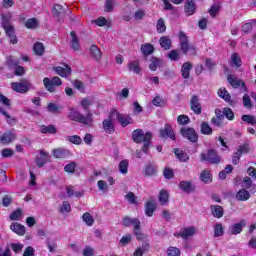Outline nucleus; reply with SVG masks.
Here are the masks:
<instances>
[{
  "mask_svg": "<svg viewBox=\"0 0 256 256\" xmlns=\"http://www.w3.org/2000/svg\"><path fill=\"white\" fill-rule=\"evenodd\" d=\"M40 133H48L50 135H55V133H57V128H55V125H42L40 127Z\"/></svg>",
  "mask_w": 256,
  "mask_h": 256,
  "instance_id": "40",
  "label": "nucleus"
},
{
  "mask_svg": "<svg viewBox=\"0 0 256 256\" xmlns=\"http://www.w3.org/2000/svg\"><path fill=\"white\" fill-rule=\"evenodd\" d=\"M184 11L187 17H191V15H195L197 11V4H195V0H186L184 4Z\"/></svg>",
  "mask_w": 256,
  "mask_h": 256,
  "instance_id": "14",
  "label": "nucleus"
},
{
  "mask_svg": "<svg viewBox=\"0 0 256 256\" xmlns=\"http://www.w3.org/2000/svg\"><path fill=\"white\" fill-rule=\"evenodd\" d=\"M249 151H250L249 143H244V144L240 145L239 148L237 149V152L240 155H247V153H249Z\"/></svg>",
  "mask_w": 256,
  "mask_h": 256,
  "instance_id": "61",
  "label": "nucleus"
},
{
  "mask_svg": "<svg viewBox=\"0 0 256 256\" xmlns=\"http://www.w3.org/2000/svg\"><path fill=\"white\" fill-rule=\"evenodd\" d=\"M53 71H55L57 75H60V77H67L68 75H71V67H69L68 65H65V67H54Z\"/></svg>",
  "mask_w": 256,
  "mask_h": 256,
  "instance_id": "24",
  "label": "nucleus"
},
{
  "mask_svg": "<svg viewBox=\"0 0 256 256\" xmlns=\"http://www.w3.org/2000/svg\"><path fill=\"white\" fill-rule=\"evenodd\" d=\"M11 19H13V14L11 12L1 14V26L5 31L13 29V25H11Z\"/></svg>",
  "mask_w": 256,
  "mask_h": 256,
  "instance_id": "11",
  "label": "nucleus"
},
{
  "mask_svg": "<svg viewBox=\"0 0 256 256\" xmlns=\"http://www.w3.org/2000/svg\"><path fill=\"white\" fill-rule=\"evenodd\" d=\"M0 113L4 115L8 125H11V127H13V125H17V119L9 115L3 108H0Z\"/></svg>",
  "mask_w": 256,
  "mask_h": 256,
  "instance_id": "39",
  "label": "nucleus"
},
{
  "mask_svg": "<svg viewBox=\"0 0 256 256\" xmlns=\"http://www.w3.org/2000/svg\"><path fill=\"white\" fill-rule=\"evenodd\" d=\"M25 27L27 29H38V27H39V20L37 18L27 19L26 22H25Z\"/></svg>",
  "mask_w": 256,
  "mask_h": 256,
  "instance_id": "36",
  "label": "nucleus"
},
{
  "mask_svg": "<svg viewBox=\"0 0 256 256\" xmlns=\"http://www.w3.org/2000/svg\"><path fill=\"white\" fill-rule=\"evenodd\" d=\"M71 43L70 47L73 51H79L81 49V44L79 43V38L77 37V33L75 31H71L70 33Z\"/></svg>",
  "mask_w": 256,
  "mask_h": 256,
  "instance_id": "23",
  "label": "nucleus"
},
{
  "mask_svg": "<svg viewBox=\"0 0 256 256\" xmlns=\"http://www.w3.org/2000/svg\"><path fill=\"white\" fill-rule=\"evenodd\" d=\"M174 153L176 157L179 159V161H182V163H187V161H189V154H187V152H184L183 150L176 148L174 149Z\"/></svg>",
  "mask_w": 256,
  "mask_h": 256,
  "instance_id": "33",
  "label": "nucleus"
},
{
  "mask_svg": "<svg viewBox=\"0 0 256 256\" xmlns=\"http://www.w3.org/2000/svg\"><path fill=\"white\" fill-rule=\"evenodd\" d=\"M6 35L10 37V43H13L15 45L17 43V36L15 35V29L10 28L9 30H5Z\"/></svg>",
  "mask_w": 256,
  "mask_h": 256,
  "instance_id": "52",
  "label": "nucleus"
},
{
  "mask_svg": "<svg viewBox=\"0 0 256 256\" xmlns=\"http://www.w3.org/2000/svg\"><path fill=\"white\" fill-rule=\"evenodd\" d=\"M82 220L86 225H88V227H93V223H95V219H93V216L89 212L82 215Z\"/></svg>",
  "mask_w": 256,
  "mask_h": 256,
  "instance_id": "44",
  "label": "nucleus"
},
{
  "mask_svg": "<svg viewBox=\"0 0 256 256\" xmlns=\"http://www.w3.org/2000/svg\"><path fill=\"white\" fill-rule=\"evenodd\" d=\"M192 68H193V64H191L190 62H186L182 65L181 73H182L183 79H189Z\"/></svg>",
  "mask_w": 256,
  "mask_h": 256,
  "instance_id": "30",
  "label": "nucleus"
},
{
  "mask_svg": "<svg viewBox=\"0 0 256 256\" xmlns=\"http://www.w3.org/2000/svg\"><path fill=\"white\" fill-rule=\"evenodd\" d=\"M140 51L144 57H148V55H152V53H154L155 48L151 43H145L141 45Z\"/></svg>",
  "mask_w": 256,
  "mask_h": 256,
  "instance_id": "28",
  "label": "nucleus"
},
{
  "mask_svg": "<svg viewBox=\"0 0 256 256\" xmlns=\"http://www.w3.org/2000/svg\"><path fill=\"white\" fill-rule=\"evenodd\" d=\"M177 122L179 123V125H189V123H191V119L189 118V116L183 114L178 116Z\"/></svg>",
  "mask_w": 256,
  "mask_h": 256,
  "instance_id": "56",
  "label": "nucleus"
},
{
  "mask_svg": "<svg viewBox=\"0 0 256 256\" xmlns=\"http://www.w3.org/2000/svg\"><path fill=\"white\" fill-rule=\"evenodd\" d=\"M251 199V194L247 189L242 188L236 193V200L237 201H249Z\"/></svg>",
  "mask_w": 256,
  "mask_h": 256,
  "instance_id": "27",
  "label": "nucleus"
},
{
  "mask_svg": "<svg viewBox=\"0 0 256 256\" xmlns=\"http://www.w3.org/2000/svg\"><path fill=\"white\" fill-rule=\"evenodd\" d=\"M115 7V0H106L104 5V11L106 13H111Z\"/></svg>",
  "mask_w": 256,
  "mask_h": 256,
  "instance_id": "58",
  "label": "nucleus"
},
{
  "mask_svg": "<svg viewBox=\"0 0 256 256\" xmlns=\"http://www.w3.org/2000/svg\"><path fill=\"white\" fill-rule=\"evenodd\" d=\"M11 87L16 93H27L31 90V82L23 79L20 82H13Z\"/></svg>",
  "mask_w": 256,
  "mask_h": 256,
  "instance_id": "7",
  "label": "nucleus"
},
{
  "mask_svg": "<svg viewBox=\"0 0 256 256\" xmlns=\"http://www.w3.org/2000/svg\"><path fill=\"white\" fill-rule=\"evenodd\" d=\"M228 82L230 83V85H232L234 89H239V87H243V91H247V86H245V82L233 75L228 76Z\"/></svg>",
  "mask_w": 256,
  "mask_h": 256,
  "instance_id": "16",
  "label": "nucleus"
},
{
  "mask_svg": "<svg viewBox=\"0 0 256 256\" xmlns=\"http://www.w3.org/2000/svg\"><path fill=\"white\" fill-rule=\"evenodd\" d=\"M241 57H239V54L233 53L231 55V64L235 65L236 67H241Z\"/></svg>",
  "mask_w": 256,
  "mask_h": 256,
  "instance_id": "60",
  "label": "nucleus"
},
{
  "mask_svg": "<svg viewBox=\"0 0 256 256\" xmlns=\"http://www.w3.org/2000/svg\"><path fill=\"white\" fill-rule=\"evenodd\" d=\"M166 253L168 256H181V250H179V248L173 247V246H170L167 249Z\"/></svg>",
  "mask_w": 256,
  "mask_h": 256,
  "instance_id": "59",
  "label": "nucleus"
},
{
  "mask_svg": "<svg viewBox=\"0 0 256 256\" xmlns=\"http://www.w3.org/2000/svg\"><path fill=\"white\" fill-rule=\"evenodd\" d=\"M90 55L93 57V59H95V61H101V49H99L97 45H92L90 47Z\"/></svg>",
  "mask_w": 256,
  "mask_h": 256,
  "instance_id": "32",
  "label": "nucleus"
},
{
  "mask_svg": "<svg viewBox=\"0 0 256 256\" xmlns=\"http://www.w3.org/2000/svg\"><path fill=\"white\" fill-rule=\"evenodd\" d=\"M122 223L124 227H133L134 230L141 229V221L137 218L125 217Z\"/></svg>",
  "mask_w": 256,
  "mask_h": 256,
  "instance_id": "15",
  "label": "nucleus"
},
{
  "mask_svg": "<svg viewBox=\"0 0 256 256\" xmlns=\"http://www.w3.org/2000/svg\"><path fill=\"white\" fill-rule=\"evenodd\" d=\"M190 109L195 113V115H201L203 107L201 106V102H199V97L194 95L191 98Z\"/></svg>",
  "mask_w": 256,
  "mask_h": 256,
  "instance_id": "12",
  "label": "nucleus"
},
{
  "mask_svg": "<svg viewBox=\"0 0 256 256\" xmlns=\"http://www.w3.org/2000/svg\"><path fill=\"white\" fill-rule=\"evenodd\" d=\"M163 61L157 57H152L150 59V64H149V70L150 71H157L158 67H161Z\"/></svg>",
  "mask_w": 256,
  "mask_h": 256,
  "instance_id": "35",
  "label": "nucleus"
},
{
  "mask_svg": "<svg viewBox=\"0 0 256 256\" xmlns=\"http://www.w3.org/2000/svg\"><path fill=\"white\" fill-rule=\"evenodd\" d=\"M66 141L72 143L73 145H81L83 140L79 137V135L66 136Z\"/></svg>",
  "mask_w": 256,
  "mask_h": 256,
  "instance_id": "47",
  "label": "nucleus"
},
{
  "mask_svg": "<svg viewBox=\"0 0 256 256\" xmlns=\"http://www.w3.org/2000/svg\"><path fill=\"white\" fill-rule=\"evenodd\" d=\"M158 199L162 205H167L169 203V192L161 190Z\"/></svg>",
  "mask_w": 256,
  "mask_h": 256,
  "instance_id": "45",
  "label": "nucleus"
},
{
  "mask_svg": "<svg viewBox=\"0 0 256 256\" xmlns=\"http://www.w3.org/2000/svg\"><path fill=\"white\" fill-rule=\"evenodd\" d=\"M179 41H180V49L184 55H191L192 57H195L197 55V50L195 49V46L189 44V37H187V34L185 32L179 33Z\"/></svg>",
  "mask_w": 256,
  "mask_h": 256,
  "instance_id": "3",
  "label": "nucleus"
},
{
  "mask_svg": "<svg viewBox=\"0 0 256 256\" xmlns=\"http://www.w3.org/2000/svg\"><path fill=\"white\" fill-rule=\"evenodd\" d=\"M52 15L56 20L61 22L65 19V9H63V6L55 4L52 9Z\"/></svg>",
  "mask_w": 256,
  "mask_h": 256,
  "instance_id": "13",
  "label": "nucleus"
},
{
  "mask_svg": "<svg viewBox=\"0 0 256 256\" xmlns=\"http://www.w3.org/2000/svg\"><path fill=\"white\" fill-rule=\"evenodd\" d=\"M44 87L49 93H55L57 91L56 87H61L63 85V82L61 81V78L55 76L52 79L46 77L43 79Z\"/></svg>",
  "mask_w": 256,
  "mask_h": 256,
  "instance_id": "4",
  "label": "nucleus"
},
{
  "mask_svg": "<svg viewBox=\"0 0 256 256\" xmlns=\"http://www.w3.org/2000/svg\"><path fill=\"white\" fill-rule=\"evenodd\" d=\"M200 132L202 135H213V128L209 126V123L202 122L200 126Z\"/></svg>",
  "mask_w": 256,
  "mask_h": 256,
  "instance_id": "38",
  "label": "nucleus"
},
{
  "mask_svg": "<svg viewBox=\"0 0 256 256\" xmlns=\"http://www.w3.org/2000/svg\"><path fill=\"white\" fill-rule=\"evenodd\" d=\"M15 139H17V136L13 132H7L2 136H0V142L3 145H9V143H11L12 141H15Z\"/></svg>",
  "mask_w": 256,
  "mask_h": 256,
  "instance_id": "22",
  "label": "nucleus"
},
{
  "mask_svg": "<svg viewBox=\"0 0 256 256\" xmlns=\"http://www.w3.org/2000/svg\"><path fill=\"white\" fill-rule=\"evenodd\" d=\"M180 133L182 137L190 141V143H197V141H199V134H197V131H195L194 128L183 127L180 129Z\"/></svg>",
  "mask_w": 256,
  "mask_h": 256,
  "instance_id": "6",
  "label": "nucleus"
},
{
  "mask_svg": "<svg viewBox=\"0 0 256 256\" xmlns=\"http://www.w3.org/2000/svg\"><path fill=\"white\" fill-rule=\"evenodd\" d=\"M224 230L223 225L221 223H217L214 225V237H223Z\"/></svg>",
  "mask_w": 256,
  "mask_h": 256,
  "instance_id": "51",
  "label": "nucleus"
},
{
  "mask_svg": "<svg viewBox=\"0 0 256 256\" xmlns=\"http://www.w3.org/2000/svg\"><path fill=\"white\" fill-rule=\"evenodd\" d=\"M218 95H219V97L224 99V101H227V102L231 101V95L229 94V92L225 88H220L218 90Z\"/></svg>",
  "mask_w": 256,
  "mask_h": 256,
  "instance_id": "48",
  "label": "nucleus"
},
{
  "mask_svg": "<svg viewBox=\"0 0 256 256\" xmlns=\"http://www.w3.org/2000/svg\"><path fill=\"white\" fill-rule=\"evenodd\" d=\"M197 233V228L195 226H190L182 229L178 233V237H181L182 239H189L190 237H193Z\"/></svg>",
  "mask_w": 256,
  "mask_h": 256,
  "instance_id": "17",
  "label": "nucleus"
},
{
  "mask_svg": "<svg viewBox=\"0 0 256 256\" xmlns=\"http://www.w3.org/2000/svg\"><path fill=\"white\" fill-rule=\"evenodd\" d=\"M66 193H67L68 197H83V192L73 191V186H67Z\"/></svg>",
  "mask_w": 256,
  "mask_h": 256,
  "instance_id": "53",
  "label": "nucleus"
},
{
  "mask_svg": "<svg viewBox=\"0 0 256 256\" xmlns=\"http://www.w3.org/2000/svg\"><path fill=\"white\" fill-rule=\"evenodd\" d=\"M22 256H35V248L32 246L26 247Z\"/></svg>",
  "mask_w": 256,
  "mask_h": 256,
  "instance_id": "64",
  "label": "nucleus"
},
{
  "mask_svg": "<svg viewBox=\"0 0 256 256\" xmlns=\"http://www.w3.org/2000/svg\"><path fill=\"white\" fill-rule=\"evenodd\" d=\"M10 229L11 231H13V233H16V235H20L21 237H23V235H25V226L21 225L20 223L14 222L10 225Z\"/></svg>",
  "mask_w": 256,
  "mask_h": 256,
  "instance_id": "26",
  "label": "nucleus"
},
{
  "mask_svg": "<svg viewBox=\"0 0 256 256\" xmlns=\"http://www.w3.org/2000/svg\"><path fill=\"white\" fill-rule=\"evenodd\" d=\"M97 187H98L99 191H101L102 193H108V191H109V185L107 184V182H105L103 180H99L97 182Z\"/></svg>",
  "mask_w": 256,
  "mask_h": 256,
  "instance_id": "55",
  "label": "nucleus"
},
{
  "mask_svg": "<svg viewBox=\"0 0 256 256\" xmlns=\"http://www.w3.org/2000/svg\"><path fill=\"white\" fill-rule=\"evenodd\" d=\"M179 188L184 193H195V185H193L192 181H181L179 183Z\"/></svg>",
  "mask_w": 256,
  "mask_h": 256,
  "instance_id": "18",
  "label": "nucleus"
},
{
  "mask_svg": "<svg viewBox=\"0 0 256 256\" xmlns=\"http://www.w3.org/2000/svg\"><path fill=\"white\" fill-rule=\"evenodd\" d=\"M68 119L70 121H76V123H81L85 127H93V113L88 112L86 115H83L79 110L75 108H70L68 112Z\"/></svg>",
  "mask_w": 256,
  "mask_h": 256,
  "instance_id": "1",
  "label": "nucleus"
},
{
  "mask_svg": "<svg viewBox=\"0 0 256 256\" xmlns=\"http://www.w3.org/2000/svg\"><path fill=\"white\" fill-rule=\"evenodd\" d=\"M132 139L134 143H144L142 151L143 153H149L151 139H153V134H151V132L145 133L142 129H136L132 132Z\"/></svg>",
  "mask_w": 256,
  "mask_h": 256,
  "instance_id": "2",
  "label": "nucleus"
},
{
  "mask_svg": "<svg viewBox=\"0 0 256 256\" xmlns=\"http://www.w3.org/2000/svg\"><path fill=\"white\" fill-rule=\"evenodd\" d=\"M128 169H129V161L122 160L119 163V171H120V173H122V175H127Z\"/></svg>",
  "mask_w": 256,
  "mask_h": 256,
  "instance_id": "50",
  "label": "nucleus"
},
{
  "mask_svg": "<svg viewBox=\"0 0 256 256\" xmlns=\"http://www.w3.org/2000/svg\"><path fill=\"white\" fill-rule=\"evenodd\" d=\"M243 183H244V187H246V189H251V191H253V193H256V185L253 184V180H251V178L249 176H245L243 178Z\"/></svg>",
  "mask_w": 256,
  "mask_h": 256,
  "instance_id": "41",
  "label": "nucleus"
},
{
  "mask_svg": "<svg viewBox=\"0 0 256 256\" xmlns=\"http://www.w3.org/2000/svg\"><path fill=\"white\" fill-rule=\"evenodd\" d=\"M200 161L211 163L212 165H217V163H221V157L217 154V152L213 149L208 150L207 154H200Z\"/></svg>",
  "mask_w": 256,
  "mask_h": 256,
  "instance_id": "5",
  "label": "nucleus"
},
{
  "mask_svg": "<svg viewBox=\"0 0 256 256\" xmlns=\"http://www.w3.org/2000/svg\"><path fill=\"white\" fill-rule=\"evenodd\" d=\"M131 241H133V235L131 234H126L125 236H123L120 241H119V245L121 247H125V245H129V243H131Z\"/></svg>",
  "mask_w": 256,
  "mask_h": 256,
  "instance_id": "49",
  "label": "nucleus"
},
{
  "mask_svg": "<svg viewBox=\"0 0 256 256\" xmlns=\"http://www.w3.org/2000/svg\"><path fill=\"white\" fill-rule=\"evenodd\" d=\"M200 179L203 183H211L213 181L211 170H203L200 174Z\"/></svg>",
  "mask_w": 256,
  "mask_h": 256,
  "instance_id": "37",
  "label": "nucleus"
},
{
  "mask_svg": "<svg viewBox=\"0 0 256 256\" xmlns=\"http://www.w3.org/2000/svg\"><path fill=\"white\" fill-rule=\"evenodd\" d=\"M160 43V47H162V49L164 51H169V49H171V38H169L168 36H162L159 40Z\"/></svg>",
  "mask_w": 256,
  "mask_h": 256,
  "instance_id": "31",
  "label": "nucleus"
},
{
  "mask_svg": "<svg viewBox=\"0 0 256 256\" xmlns=\"http://www.w3.org/2000/svg\"><path fill=\"white\" fill-rule=\"evenodd\" d=\"M112 115H116V119L122 127H127V125H131V123H133V119L130 118L129 115L121 114L117 112V110H113Z\"/></svg>",
  "mask_w": 256,
  "mask_h": 256,
  "instance_id": "10",
  "label": "nucleus"
},
{
  "mask_svg": "<svg viewBox=\"0 0 256 256\" xmlns=\"http://www.w3.org/2000/svg\"><path fill=\"white\" fill-rule=\"evenodd\" d=\"M62 110H63V107L59 106V105H57L55 103H49L48 106H47V111L49 113L59 114V113H61Z\"/></svg>",
  "mask_w": 256,
  "mask_h": 256,
  "instance_id": "42",
  "label": "nucleus"
},
{
  "mask_svg": "<svg viewBox=\"0 0 256 256\" xmlns=\"http://www.w3.org/2000/svg\"><path fill=\"white\" fill-rule=\"evenodd\" d=\"M102 127L105 133H108L109 135H111V133H115V124L111 118L104 119L102 122Z\"/></svg>",
  "mask_w": 256,
  "mask_h": 256,
  "instance_id": "19",
  "label": "nucleus"
},
{
  "mask_svg": "<svg viewBox=\"0 0 256 256\" xmlns=\"http://www.w3.org/2000/svg\"><path fill=\"white\" fill-rule=\"evenodd\" d=\"M52 155L54 159H69V157L73 156V153L67 148L60 147L53 149Z\"/></svg>",
  "mask_w": 256,
  "mask_h": 256,
  "instance_id": "8",
  "label": "nucleus"
},
{
  "mask_svg": "<svg viewBox=\"0 0 256 256\" xmlns=\"http://www.w3.org/2000/svg\"><path fill=\"white\" fill-rule=\"evenodd\" d=\"M10 247L14 253H21L23 251L24 245L22 243H12Z\"/></svg>",
  "mask_w": 256,
  "mask_h": 256,
  "instance_id": "63",
  "label": "nucleus"
},
{
  "mask_svg": "<svg viewBox=\"0 0 256 256\" xmlns=\"http://www.w3.org/2000/svg\"><path fill=\"white\" fill-rule=\"evenodd\" d=\"M128 69L136 75H141V63L139 60H133L128 62Z\"/></svg>",
  "mask_w": 256,
  "mask_h": 256,
  "instance_id": "25",
  "label": "nucleus"
},
{
  "mask_svg": "<svg viewBox=\"0 0 256 256\" xmlns=\"http://www.w3.org/2000/svg\"><path fill=\"white\" fill-rule=\"evenodd\" d=\"M242 121L248 123L249 125H256V118L253 115H243Z\"/></svg>",
  "mask_w": 256,
  "mask_h": 256,
  "instance_id": "62",
  "label": "nucleus"
},
{
  "mask_svg": "<svg viewBox=\"0 0 256 256\" xmlns=\"http://www.w3.org/2000/svg\"><path fill=\"white\" fill-rule=\"evenodd\" d=\"M23 216V210L21 208H18L16 211L12 212L10 215L11 221H19L21 217Z\"/></svg>",
  "mask_w": 256,
  "mask_h": 256,
  "instance_id": "54",
  "label": "nucleus"
},
{
  "mask_svg": "<svg viewBox=\"0 0 256 256\" xmlns=\"http://www.w3.org/2000/svg\"><path fill=\"white\" fill-rule=\"evenodd\" d=\"M157 33H165L167 31V26L165 25V20L163 18H159L156 23Z\"/></svg>",
  "mask_w": 256,
  "mask_h": 256,
  "instance_id": "43",
  "label": "nucleus"
},
{
  "mask_svg": "<svg viewBox=\"0 0 256 256\" xmlns=\"http://www.w3.org/2000/svg\"><path fill=\"white\" fill-rule=\"evenodd\" d=\"M33 51L35 55L41 56L43 55V53H45V46H43V43L37 42L36 44H34Z\"/></svg>",
  "mask_w": 256,
  "mask_h": 256,
  "instance_id": "46",
  "label": "nucleus"
},
{
  "mask_svg": "<svg viewBox=\"0 0 256 256\" xmlns=\"http://www.w3.org/2000/svg\"><path fill=\"white\" fill-rule=\"evenodd\" d=\"M210 211L213 215V217H216V219H221L224 215L223 207L219 205H212L210 206Z\"/></svg>",
  "mask_w": 256,
  "mask_h": 256,
  "instance_id": "29",
  "label": "nucleus"
},
{
  "mask_svg": "<svg viewBox=\"0 0 256 256\" xmlns=\"http://www.w3.org/2000/svg\"><path fill=\"white\" fill-rule=\"evenodd\" d=\"M156 173H157V167H155V166H153L151 164L146 166V168H145V175L147 177H151V176L155 175Z\"/></svg>",
  "mask_w": 256,
  "mask_h": 256,
  "instance_id": "57",
  "label": "nucleus"
},
{
  "mask_svg": "<svg viewBox=\"0 0 256 256\" xmlns=\"http://www.w3.org/2000/svg\"><path fill=\"white\" fill-rule=\"evenodd\" d=\"M159 133L162 139H171V141H175L176 139L175 131H173L171 124H165L164 128H161Z\"/></svg>",
  "mask_w": 256,
  "mask_h": 256,
  "instance_id": "9",
  "label": "nucleus"
},
{
  "mask_svg": "<svg viewBox=\"0 0 256 256\" xmlns=\"http://www.w3.org/2000/svg\"><path fill=\"white\" fill-rule=\"evenodd\" d=\"M243 227H245V220H242L240 223L233 224L229 228V233L231 235H239L241 231H243Z\"/></svg>",
  "mask_w": 256,
  "mask_h": 256,
  "instance_id": "20",
  "label": "nucleus"
},
{
  "mask_svg": "<svg viewBox=\"0 0 256 256\" xmlns=\"http://www.w3.org/2000/svg\"><path fill=\"white\" fill-rule=\"evenodd\" d=\"M49 161V154L43 150L40 151V157H36L37 167H44Z\"/></svg>",
  "mask_w": 256,
  "mask_h": 256,
  "instance_id": "21",
  "label": "nucleus"
},
{
  "mask_svg": "<svg viewBox=\"0 0 256 256\" xmlns=\"http://www.w3.org/2000/svg\"><path fill=\"white\" fill-rule=\"evenodd\" d=\"M155 209H157L155 202L148 201L145 204V214L147 215V217H153V213H155Z\"/></svg>",
  "mask_w": 256,
  "mask_h": 256,
  "instance_id": "34",
  "label": "nucleus"
}]
</instances>
